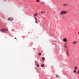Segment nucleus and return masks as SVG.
<instances>
[{
    "label": "nucleus",
    "mask_w": 79,
    "mask_h": 79,
    "mask_svg": "<svg viewBox=\"0 0 79 79\" xmlns=\"http://www.w3.org/2000/svg\"><path fill=\"white\" fill-rule=\"evenodd\" d=\"M41 13L42 14H43V13H44V12L41 11Z\"/></svg>",
    "instance_id": "16"
},
{
    "label": "nucleus",
    "mask_w": 79,
    "mask_h": 79,
    "mask_svg": "<svg viewBox=\"0 0 79 79\" xmlns=\"http://www.w3.org/2000/svg\"><path fill=\"white\" fill-rule=\"evenodd\" d=\"M45 11H44V13H45Z\"/></svg>",
    "instance_id": "22"
},
{
    "label": "nucleus",
    "mask_w": 79,
    "mask_h": 79,
    "mask_svg": "<svg viewBox=\"0 0 79 79\" xmlns=\"http://www.w3.org/2000/svg\"><path fill=\"white\" fill-rule=\"evenodd\" d=\"M77 67H75V69H77Z\"/></svg>",
    "instance_id": "17"
},
{
    "label": "nucleus",
    "mask_w": 79,
    "mask_h": 79,
    "mask_svg": "<svg viewBox=\"0 0 79 79\" xmlns=\"http://www.w3.org/2000/svg\"><path fill=\"white\" fill-rule=\"evenodd\" d=\"M39 55L40 56H41V53H39Z\"/></svg>",
    "instance_id": "13"
},
{
    "label": "nucleus",
    "mask_w": 79,
    "mask_h": 79,
    "mask_svg": "<svg viewBox=\"0 0 79 79\" xmlns=\"http://www.w3.org/2000/svg\"><path fill=\"white\" fill-rule=\"evenodd\" d=\"M77 74H79V72H77Z\"/></svg>",
    "instance_id": "20"
},
{
    "label": "nucleus",
    "mask_w": 79,
    "mask_h": 79,
    "mask_svg": "<svg viewBox=\"0 0 79 79\" xmlns=\"http://www.w3.org/2000/svg\"><path fill=\"white\" fill-rule=\"evenodd\" d=\"M56 77H58V75H56Z\"/></svg>",
    "instance_id": "19"
},
{
    "label": "nucleus",
    "mask_w": 79,
    "mask_h": 79,
    "mask_svg": "<svg viewBox=\"0 0 79 79\" xmlns=\"http://www.w3.org/2000/svg\"><path fill=\"white\" fill-rule=\"evenodd\" d=\"M37 2H39L40 0H36Z\"/></svg>",
    "instance_id": "14"
},
{
    "label": "nucleus",
    "mask_w": 79,
    "mask_h": 79,
    "mask_svg": "<svg viewBox=\"0 0 79 79\" xmlns=\"http://www.w3.org/2000/svg\"><path fill=\"white\" fill-rule=\"evenodd\" d=\"M66 53L68 56H69V53H68V50H67Z\"/></svg>",
    "instance_id": "8"
},
{
    "label": "nucleus",
    "mask_w": 79,
    "mask_h": 79,
    "mask_svg": "<svg viewBox=\"0 0 79 79\" xmlns=\"http://www.w3.org/2000/svg\"><path fill=\"white\" fill-rule=\"evenodd\" d=\"M68 6V4H64L63 6Z\"/></svg>",
    "instance_id": "7"
},
{
    "label": "nucleus",
    "mask_w": 79,
    "mask_h": 79,
    "mask_svg": "<svg viewBox=\"0 0 79 79\" xmlns=\"http://www.w3.org/2000/svg\"><path fill=\"white\" fill-rule=\"evenodd\" d=\"M15 39H16V38H15Z\"/></svg>",
    "instance_id": "21"
},
{
    "label": "nucleus",
    "mask_w": 79,
    "mask_h": 79,
    "mask_svg": "<svg viewBox=\"0 0 79 79\" xmlns=\"http://www.w3.org/2000/svg\"><path fill=\"white\" fill-rule=\"evenodd\" d=\"M0 31L2 32H5V31H8V29H1L0 30Z\"/></svg>",
    "instance_id": "1"
},
{
    "label": "nucleus",
    "mask_w": 79,
    "mask_h": 79,
    "mask_svg": "<svg viewBox=\"0 0 79 79\" xmlns=\"http://www.w3.org/2000/svg\"><path fill=\"white\" fill-rule=\"evenodd\" d=\"M14 19H13V18H10V17L8 18V20L9 21H13V20H14Z\"/></svg>",
    "instance_id": "3"
},
{
    "label": "nucleus",
    "mask_w": 79,
    "mask_h": 79,
    "mask_svg": "<svg viewBox=\"0 0 79 79\" xmlns=\"http://www.w3.org/2000/svg\"><path fill=\"white\" fill-rule=\"evenodd\" d=\"M78 72H79V70H78Z\"/></svg>",
    "instance_id": "23"
},
{
    "label": "nucleus",
    "mask_w": 79,
    "mask_h": 79,
    "mask_svg": "<svg viewBox=\"0 0 79 79\" xmlns=\"http://www.w3.org/2000/svg\"><path fill=\"white\" fill-rule=\"evenodd\" d=\"M63 41H64V42H67V40L66 39V38H65L63 39Z\"/></svg>",
    "instance_id": "4"
},
{
    "label": "nucleus",
    "mask_w": 79,
    "mask_h": 79,
    "mask_svg": "<svg viewBox=\"0 0 79 79\" xmlns=\"http://www.w3.org/2000/svg\"><path fill=\"white\" fill-rule=\"evenodd\" d=\"M41 66L42 67H44V64H41Z\"/></svg>",
    "instance_id": "11"
},
{
    "label": "nucleus",
    "mask_w": 79,
    "mask_h": 79,
    "mask_svg": "<svg viewBox=\"0 0 79 79\" xmlns=\"http://www.w3.org/2000/svg\"><path fill=\"white\" fill-rule=\"evenodd\" d=\"M68 13V11H62L60 13V15H63L64 14H66Z\"/></svg>",
    "instance_id": "2"
},
{
    "label": "nucleus",
    "mask_w": 79,
    "mask_h": 79,
    "mask_svg": "<svg viewBox=\"0 0 79 79\" xmlns=\"http://www.w3.org/2000/svg\"><path fill=\"white\" fill-rule=\"evenodd\" d=\"M35 23H37V19H36V18L35 17Z\"/></svg>",
    "instance_id": "12"
},
{
    "label": "nucleus",
    "mask_w": 79,
    "mask_h": 79,
    "mask_svg": "<svg viewBox=\"0 0 79 79\" xmlns=\"http://www.w3.org/2000/svg\"><path fill=\"white\" fill-rule=\"evenodd\" d=\"M35 65H36L38 67H39V65L37 63H35Z\"/></svg>",
    "instance_id": "9"
},
{
    "label": "nucleus",
    "mask_w": 79,
    "mask_h": 79,
    "mask_svg": "<svg viewBox=\"0 0 79 79\" xmlns=\"http://www.w3.org/2000/svg\"><path fill=\"white\" fill-rule=\"evenodd\" d=\"M73 71L74 72V73H76V71L74 70H73Z\"/></svg>",
    "instance_id": "15"
},
{
    "label": "nucleus",
    "mask_w": 79,
    "mask_h": 79,
    "mask_svg": "<svg viewBox=\"0 0 79 79\" xmlns=\"http://www.w3.org/2000/svg\"><path fill=\"white\" fill-rule=\"evenodd\" d=\"M64 47L65 48H66V45H65Z\"/></svg>",
    "instance_id": "18"
},
{
    "label": "nucleus",
    "mask_w": 79,
    "mask_h": 79,
    "mask_svg": "<svg viewBox=\"0 0 79 79\" xmlns=\"http://www.w3.org/2000/svg\"><path fill=\"white\" fill-rule=\"evenodd\" d=\"M38 15V14H34V16H37Z\"/></svg>",
    "instance_id": "6"
},
{
    "label": "nucleus",
    "mask_w": 79,
    "mask_h": 79,
    "mask_svg": "<svg viewBox=\"0 0 79 79\" xmlns=\"http://www.w3.org/2000/svg\"><path fill=\"white\" fill-rule=\"evenodd\" d=\"M42 60L44 62V61H45V58L44 57H43L42 58Z\"/></svg>",
    "instance_id": "5"
},
{
    "label": "nucleus",
    "mask_w": 79,
    "mask_h": 79,
    "mask_svg": "<svg viewBox=\"0 0 79 79\" xmlns=\"http://www.w3.org/2000/svg\"><path fill=\"white\" fill-rule=\"evenodd\" d=\"M76 43H77L76 42V41H74L73 42V44H76Z\"/></svg>",
    "instance_id": "10"
}]
</instances>
